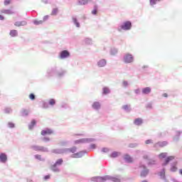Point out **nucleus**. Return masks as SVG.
Instances as JSON below:
<instances>
[{"label": "nucleus", "mask_w": 182, "mask_h": 182, "mask_svg": "<svg viewBox=\"0 0 182 182\" xmlns=\"http://www.w3.org/2000/svg\"><path fill=\"white\" fill-rule=\"evenodd\" d=\"M150 92H151V88H150L149 87L142 89V93L144 95H149V93H150Z\"/></svg>", "instance_id": "nucleus-16"}, {"label": "nucleus", "mask_w": 182, "mask_h": 182, "mask_svg": "<svg viewBox=\"0 0 182 182\" xmlns=\"http://www.w3.org/2000/svg\"><path fill=\"white\" fill-rule=\"evenodd\" d=\"M159 176L162 180H166V169H162L161 171L159 172Z\"/></svg>", "instance_id": "nucleus-15"}, {"label": "nucleus", "mask_w": 182, "mask_h": 182, "mask_svg": "<svg viewBox=\"0 0 182 182\" xmlns=\"http://www.w3.org/2000/svg\"><path fill=\"white\" fill-rule=\"evenodd\" d=\"M35 159H37V160H42V156L39 154L35 155Z\"/></svg>", "instance_id": "nucleus-35"}, {"label": "nucleus", "mask_w": 182, "mask_h": 182, "mask_svg": "<svg viewBox=\"0 0 182 182\" xmlns=\"http://www.w3.org/2000/svg\"><path fill=\"white\" fill-rule=\"evenodd\" d=\"M92 15H97V9L92 10Z\"/></svg>", "instance_id": "nucleus-41"}, {"label": "nucleus", "mask_w": 182, "mask_h": 182, "mask_svg": "<svg viewBox=\"0 0 182 182\" xmlns=\"http://www.w3.org/2000/svg\"><path fill=\"white\" fill-rule=\"evenodd\" d=\"M163 97H168V95H167V93H164Z\"/></svg>", "instance_id": "nucleus-49"}, {"label": "nucleus", "mask_w": 182, "mask_h": 182, "mask_svg": "<svg viewBox=\"0 0 182 182\" xmlns=\"http://www.w3.org/2000/svg\"><path fill=\"white\" fill-rule=\"evenodd\" d=\"M50 170L54 171V173H59L60 171V170L58 168V166L55 165V164L50 166Z\"/></svg>", "instance_id": "nucleus-19"}, {"label": "nucleus", "mask_w": 182, "mask_h": 182, "mask_svg": "<svg viewBox=\"0 0 182 182\" xmlns=\"http://www.w3.org/2000/svg\"><path fill=\"white\" fill-rule=\"evenodd\" d=\"M1 14H6V15H12L14 12L11 10H2Z\"/></svg>", "instance_id": "nucleus-21"}, {"label": "nucleus", "mask_w": 182, "mask_h": 182, "mask_svg": "<svg viewBox=\"0 0 182 182\" xmlns=\"http://www.w3.org/2000/svg\"><path fill=\"white\" fill-rule=\"evenodd\" d=\"M102 151L103 153H107V151H109V149L107 148H103Z\"/></svg>", "instance_id": "nucleus-43"}, {"label": "nucleus", "mask_w": 182, "mask_h": 182, "mask_svg": "<svg viewBox=\"0 0 182 182\" xmlns=\"http://www.w3.org/2000/svg\"><path fill=\"white\" fill-rule=\"evenodd\" d=\"M7 160H8V157L6 156V154H0V161L1 163H6Z\"/></svg>", "instance_id": "nucleus-11"}, {"label": "nucleus", "mask_w": 182, "mask_h": 182, "mask_svg": "<svg viewBox=\"0 0 182 182\" xmlns=\"http://www.w3.org/2000/svg\"><path fill=\"white\" fill-rule=\"evenodd\" d=\"M73 21L74 22V23L75 24V26H77V28H79L80 26V24L79 23V22H77V20L76 18H73Z\"/></svg>", "instance_id": "nucleus-28"}, {"label": "nucleus", "mask_w": 182, "mask_h": 182, "mask_svg": "<svg viewBox=\"0 0 182 182\" xmlns=\"http://www.w3.org/2000/svg\"><path fill=\"white\" fill-rule=\"evenodd\" d=\"M122 109H124V110H129V107L124 106V107H122Z\"/></svg>", "instance_id": "nucleus-47"}, {"label": "nucleus", "mask_w": 182, "mask_h": 182, "mask_svg": "<svg viewBox=\"0 0 182 182\" xmlns=\"http://www.w3.org/2000/svg\"><path fill=\"white\" fill-rule=\"evenodd\" d=\"M9 127H10V128L15 127V124H14V123H12V122H10V123H9Z\"/></svg>", "instance_id": "nucleus-42"}, {"label": "nucleus", "mask_w": 182, "mask_h": 182, "mask_svg": "<svg viewBox=\"0 0 182 182\" xmlns=\"http://www.w3.org/2000/svg\"><path fill=\"white\" fill-rule=\"evenodd\" d=\"M69 56H70V53L66 50L61 51L60 53V59H65V58H69Z\"/></svg>", "instance_id": "nucleus-5"}, {"label": "nucleus", "mask_w": 182, "mask_h": 182, "mask_svg": "<svg viewBox=\"0 0 182 182\" xmlns=\"http://www.w3.org/2000/svg\"><path fill=\"white\" fill-rule=\"evenodd\" d=\"M109 179L110 178L109 176H105V177L95 176L92 178V181L105 182Z\"/></svg>", "instance_id": "nucleus-1"}, {"label": "nucleus", "mask_w": 182, "mask_h": 182, "mask_svg": "<svg viewBox=\"0 0 182 182\" xmlns=\"http://www.w3.org/2000/svg\"><path fill=\"white\" fill-rule=\"evenodd\" d=\"M49 19V16H44L43 21V22H46V21H48Z\"/></svg>", "instance_id": "nucleus-38"}, {"label": "nucleus", "mask_w": 182, "mask_h": 182, "mask_svg": "<svg viewBox=\"0 0 182 182\" xmlns=\"http://www.w3.org/2000/svg\"><path fill=\"white\" fill-rule=\"evenodd\" d=\"M157 0H150L149 4L153 6V5H156Z\"/></svg>", "instance_id": "nucleus-34"}, {"label": "nucleus", "mask_w": 182, "mask_h": 182, "mask_svg": "<svg viewBox=\"0 0 182 182\" xmlns=\"http://www.w3.org/2000/svg\"><path fill=\"white\" fill-rule=\"evenodd\" d=\"M143 123V119L141 118H136L134 121V124H136V126H140Z\"/></svg>", "instance_id": "nucleus-14"}, {"label": "nucleus", "mask_w": 182, "mask_h": 182, "mask_svg": "<svg viewBox=\"0 0 182 182\" xmlns=\"http://www.w3.org/2000/svg\"><path fill=\"white\" fill-rule=\"evenodd\" d=\"M98 66H100V68H103L104 66H106V60L105 59L100 60L98 62Z\"/></svg>", "instance_id": "nucleus-17"}, {"label": "nucleus", "mask_w": 182, "mask_h": 182, "mask_svg": "<svg viewBox=\"0 0 182 182\" xmlns=\"http://www.w3.org/2000/svg\"><path fill=\"white\" fill-rule=\"evenodd\" d=\"M119 154H120V153H119L117 151H114L110 155V157H112V159H116V157H118Z\"/></svg>", "instance_id": "nucleus-23"}, {"label": "nucleus", "mask_w": 182, "mask_h": 182, "mask_svg": "<svg viewBox=\"0 0 182 182\" xmlns=\"http://www.w3.org/2000/svg\"><path fill=\"white\" fill-rule=\"evenodd\" d=\"M76 156H77V154H75V155H74V157H76Z\"/></svg>", "instance_id": "nucleus-54"}, {"label": "nucleus", "mask_w": 182, "mask_h": 182, "mask_svg": "<svg viewBox=\"0 0 182 182\" xmlns=\"http://www.w3.org/2000/svg\"><path fill=\"white\" fill-rule=\"evenodd\" d=\"M145 143H146V144H151L153 143V140H151V139H148V140H146V141H145Z\"/></svg>", "instance_id": "nucleus-37"}, {"label": "nucleus", "mask_w": 182, "mask_h": 182, "mask_svg": "<svg viewBox=\"0 0 182 182\" xmlns=\"http://www.w3.org/2000/svg\"><path fill=\"white\" fill-rule=\"evenodd\" d=\"M34 150L36 151H48V149L45 148L44 146H34Z\"/></svg>", "instance_id": "nucleus-10"}, {"label": "nucleus", "mask_w": 182, "mask_h": 182, "mask_svg": "<svg viewBox=\"0 0 182 182\" xmlns=\"http://www.w3.org/2000/svg\"><path fill=\"white\" fill-rule=\"evenodd\" d=\"M177 161L173 163V165L171 166V171H172L173 173H175L176 171H177V170H178V168H177Z\"/></svg>", "instance_id": "nucleus-13"}, {"label": "nucleus", "mask_w": 182, "mask_h": 182, "mask_svg": "<svg viewBox=\"0 0 182 182\" xmlns=\"http://www.w3.org/2000/svg\"><path fill=\"white\" fill-rule=\"evenodd\" d=\"M92 107H93V109H95L96 110H97L98 109H100V102H95L92 104Z\"/></svg>", "instance_id": "nucleus-18"}, {"label": "nucleus", "mask_w": 182, "mask_h": 182, "mask_svg": "<svg viewBox=\"0 0 182 182\" xmlns=\"http://www.w3.org/2000/svg\"><path fill=\"white\" fill-rule=\"evenodd\" d=\"M122 29H124V31H129L132 29V22L130 21H126L124 23V24L121 26Z\"/></svg>", "instance_id": "nucleus-3"}, {"label": "nucleus", "mask_w": 182, "mask_h": 182, "mask_svg": "<svg viewBox=\"0 0 182 182\" xmlns=\"http://www.w3.org/2000/svg\"><path fill=\"white\" fill-rule=\"evenodd\" d=\"M26 21H16L14 25L17 27L19 26H25V25H26Z\"/></svg>", "instance_id": "nucleus-12"}, {"label": "nucleus", "mask_w": 182, "mask_h": 182, "mask_svg": "<svg viewBox=\"0 0 182 182\" xmlns=\"http://www.w3.org/2000/svg\"><path fill=\"white\" fill-rule=\"evenodd\" d=\"M10 35L12 36V37H15V36H18V31L16 30H11L10 31Z\"/></svg>", "instance_id": "nucleus-22"}, {"label": "nucleus", "mask_w": 182, "mask_h": 182, "mask_svg": "<svg viewBox=\"0 0 182 182\" xmlns=\"http://www.w3.org/2000/svg\"><path fill=\"white\" fill-rule=\"evenodd\" d=\"M140 168H143L144 170L141 172L140 176L141 177H146V176L149 174V169L146 168L144 165H141L139 166Z\"/></svg>", "instance_id": "nucleus-4"}, {"label": "nucleus", "mask_w": 182, "mask_h": 182, "mask_svg": "<svg viewBox=\"0 0 182 182\" xmlns=\"http://www.w3.org/2000/svg\"><path fill=\"white\" fill-rule=\"evenodd\" d=\"M62 163H63V159H60L57 160V161L54 164L56 166H60L62 164Z\"/></svg>", "instance_id": "nucleus-26"}, {"label": "nucleus", "mask_w": 182, "mask_h": 182, "mask_svg": "<svg viewBox=\"0 0 182 182\" xmlns=\"http://www.w3.org/2000/svg\"><path fill=\"white\" fill-rule=\"evenodd\" d=\"M134 60L133 55L132 54H127L124 56V62L125 63H132Z\"/></svg>", "instance_id": "nucleus-2"}, {"label": "nucleus", "mask_w": 182, "mask_h": 182, "mask_svg": "<svg viewBox=\"0 0 182 182\" xmlns=\"http://www.w3.org/2000/svg\"><path fill=\"white\" fill-rule=\"evenodd\" d=\"M56 103V101H55V100L53 99H50L49 100V105H50L51 106H53V105H55Z\"/></svg>", "instance_id": "nucleus-31"}, {"label": "nucleus", "mask_w": 182, "mask_h": 182, "mask_svg": "<svg viewBox=\"0 0 182 182\" xmlns=\"http://www.w3.org/2000/svg\"><path fill=\"white\" fill-rule=\"evenodd\" d=\"M144 159H149V156L147 155L144 156Z\"/></svg>", "instance_id": "nucleus-52"}, {"label": "nucleus", "mask_w": 182, "mask_h": 182, "mask_svg": "<svg viewBox=\"0 0 182 182\" xmlns=\"http://www.w3.org/2000/svg\"><path fill=\"white\" fill-rule=\"evenodd\" d=\"M103 93H104V95H107V94L110 93V90H109V88H107V87H104Z\"/></svg>", "instance_id": "nucleus-27"}, {"label": "nucleus", "mask_w": 182, "mask_h": 182, "mask_svg": "<svg viewBox=\"0 0 182 182\" xmlns=\"http://www.w3.org/2000/svg\"><path fill=\"white\" fill-rule=\"evenodd\" d=\"M174 159H176V157H175L174 156H168V157L165 159L164 162L162 164V166H167V164H168V163H170V161L174 160Z\"/></svg>", "instance_id": "nucleus-6"}, {"label": "nucleus", "mask_w": 182, "mask_h": 182, "mask_svg": "<svg viewBox=\"0 0 182 182\" xmlns=\"http://www.w3.org/2000/svg\"><path fill=\"white\" fill-rule=\"evenodd\" d=\"M179 173L181 174V176H182V169L179 170Z\"/></svg>", "instance_id": "nucleus-53"}, {"label": "nucleus", "mask_w": 182, "mask_h": 182, "mask_svg": "<svg viewBox=\"0 0 182 182\" xmlns=\"http://www.w3.org/2000/svg\"><path fill=\"white\" fill-rule=\"evenodd\" d=\"M33 23L35 25H42V23H43V21H34Z\"/></svg>", "instance_id": "nucleus-30"}, {"label": "nucleus", "mask_w": 182, "mask_h": 182, "mask_svg": "<svg viewBox=\"0 0 182 182\" xmlns=\"http://www.w3.org/2000/svg\"><path fill=\"white\" fill-rule=\"evenodd\" d=\"M168 143L166 141H159L154 144V147H166Z\"/></svg>", "instance_id": "nucleus-7"}, {"label": "nucleus", "mask_w": 182, "mask_h": 182, "mask_svg": "<svg viewBox=\"0 0 182 182\" xmlns=\"http://www.w3.org/2000/svg\"><path fill=\"white\" fill-rule=\"evenodd\" d=\"M11 4V0H5L4 1V5H9Z\"/></svg>", "instance_id": "nucleus-39"}, {"label": "nucleus", "mask_w": 182, "mask_h": 182, "mask_svg": "<svg viewBox=\"0 0 182 182\" xmlns=\"http://www.w3.org/2000/svg\"><path fill=\"white\" fill-rule=\"evenodd\" d=\"M91 147H92V149H95V148H96V145H95V144L91 145Z\"/></svg>", "instance_id": "nucleus-51"}, {"label": "nucleus", "mask_w": 182, "mask_h": 182, "mask_svg": "<svg viewBox=\"0 0 182 182\" xmlns=\"http://www.w3.org/2000/svg\"><path fill=\"white\" fill-rule=\"evenodd\" d=\"M115 53H117V50H112L111 51V54H112V55H114Z\"/></svg>", "instance_id": "nucleus-44"}, {"label": "nucleus", "mask_w": 182, "mask_h": 182, "mask_svg": "<svg viewBox=\"0 0 182 182\" xmlns=\"http://www.w3.org/2000/svg\"><path fill=\"white\" fill-rule=\"evenodd\" d=\"M49 178H50V175H47V176H44L45 180H49Z\"/></svg>", "instance_id": "nucleus-45"}, {"label": "nucleus", "mask_w": 182, "mask_h": 182, "mask_svg": "<svg viewBox=\"0 0 182 182\" xmlns=\"http://www.w3.org/2000/svg\"><path fill=\"white\" fill-rule=\"evenodd\" d=\"M111 180L114 182H120V178H119L112 177L111 178Z\"/></svg>", "instance_id": "nucleus-32"}, {"label": "nucleus", "mask_w": 182, "mask_h": 182, "mask_svg": "<svg viewBox=\"0 0 182 182\" xmlns=\"http://www.w3.org/2000/svg\"><path fill=\"white\" fill-rule=\"evenodd\" d=\"M43 141L48 142L50 140V139H49V137H43Z\"/></svg>", "instance_id": "nucleus-40"}, {"label": "nucleus", "mask_w": 182, "mask_h": 182, "mask_svg": "<svg viewBox=\"0 0 182 182\" xmlns=\"http://www.w3.org/2000/svg\"><path fill=\"white\" fill-rule=\"evenodd\" d=\"M53 133V131L50 129H46L41 131L42 136H46V134H52Z\"/></svg>", "instance_id": "nucleus-8"}, {"label": "nucleus", "mask_w": 182, "mask_h": 182, "mask_svg": "<svg viewBox=\"0 0 182 182\" xmlns=\"http://www.w3.org/2000/svg\"><path fill=\"white\" fill-rule=\"evenodd\" d=\"M134 92H135L136 95H139V94L140 93V89L135 90H134Z\"/></svg>", "instance_id": "nucleus-46"}, {"label": "nucleus", "mask_w": 182, "mask_h": 182, "mask_svg": "<svg viewBox=\"0 0 182 182\" xmlns=\"http://www.w3.org/2000/svg\"><path fill=\"white\" fill-rule=\"evenodd\" d=\"M4 18L2 15H0V21H4Z\"/></svg>", "instance_id": "nucleus-50"}, {"label": "nucleus", "mask_w": 182, "mask_h": 182, "mask_svg": "<svg viewBox=\"0 0 182 182\" xmlns=\"http://www.w3.org/2000/svg\"><path fill=\"white\" fill-rule=\"evenodd\" d=\"M36 124V120L33 119L31 122V124L28 126V129L30 130H32L33 129V127Z\"/></svg>", "instance_id": "nucleus-20"}, {"label": "nucleus", "mask_w": 182, "mask_h": 182, "mask_svg": "<svg viewBox=\"0 0 182 182\" xmlns=\"http://www.w3.org/2000/svg\"><path fill=\"white\" fill-rule=\"evenodd\" d=\"M159 157V159H166L167 157V153H161Z\"/></svg>", "instance_id": "nucleus-25"}, {"label": "nucleus", "mask_w": 182, "mask_h": 182, "mask_svg": "<svg viewBox=\"0 0 182 182\" xmlns=\"http://www.w3.org/2000/svg\"><path fill=\"white\" fill-rule=\"evenodd\" d=\"M157 1H160L161 0H157Z\"/></svg>", "instance_id": "nucleus-55"}, {"label": "nucleus", "mask_w": 182, "mask_h": 182, "mask_svg": "<svg viewBox=\"0 0 182 182\" xmlns=\"http://www.w3.org/2000/svg\"><path fill=\"white\" fill-rule=\"evenodd\" d=\"M29 99H31V100H35V95L30 94L29 95Z\"/></svg>", "instance_id": "nucleus-36"}, {"label": "nucleus", "mask_w": 182, "mask_h": 182, "mask_svg": "<svg viewBox=\"0 0 182 182\" xmlns=\"http://www.w3.org/2000/svg\"><path fill=\"white\" fill-rule=\"evenodd\" d=\"M68 151H70V153H76V147H73L71 149H69Z\"/></svg>", "instance_id": "nucleus-33"}, {"label": "nucleus", "mask_w": 182, "mask_h": 182, "mask_svg": "<svg viewBox=\"0 0 182 182\" xmlns=\"http://www.w3.org/2000/svg\"><path fill=\"white\" fill-rule=\"evenodd\" d=\"M124 160H125L127 163H133V158H132V156H130L129 154L124 156Z\"/></svg>", "instance_id": "nucleus-9"}, {"label": "nucleus", "mask_w": 182, "mask_h": 182, "mask_svg": "<svg viewBox=\"0 0 182 182\" xmlns=\"http://www.w3.org/2000/svg\"><path fill=\"white\" fill-rule=\"evenodd\" d=\"M128 85H129V84L127 83V81H124V82H123V85H124V86L126 87V86H127Z\"/></svg>", "instance_id": "nucleus-48"}, {"label": "nucleus", "mask_w": 182, "mask_h": 182, "mask_svg": "<svg viewBox=\"0 0 182 182\" xmlns=\"http://www.w3.org/2000/svg\"><path fill=\"white\" fill-rule=\"evenodd\" d=\"M89 0H79L78 4L79 5H86V4H88Z\"/></svg>", "instance_id": "nucleus-24"}, {"label": "nucleus", "mask_w": 182, "mask_h": 182, "mask_svg": "<svg viewBox=\"0 0 182 182\" xmlns=\"http://www.w3.org/2000/svg\"><path fill=\"white\" fill-rule=\"evenodd\" d=\"M58 12H59V10H58V9H53L51 12V15H58Z\"/></svg>", "instance_id": "nucleus-29"}]
</instances>
